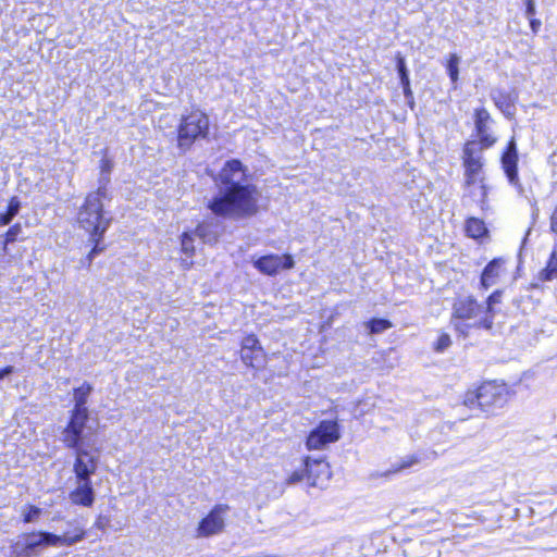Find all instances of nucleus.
Here are the masks:
<instances>
[{
    "instance_id": "5701e85b",
    "label": "nucleus",
    "mask_w": 557,
    "mask_h": 557,
    "mask_svg": "<svg viewBox=\"0 0 557 557\" xmlns=\"http://www.w3.org/2000/svg\"><path fill=\"white\" fill-rule=\"evenodd\" d=\"M42 513L41 508L34 505H26L22 508L21 515L25 523H32L38 521Z\"/></svg>"
},
{
    "instance_id": "f03ea898",
    "label": "nucleus",
    "mask_w": 557,
    "mask_h": 557,
    "mask_svg": "<svg viewBox=\"0 0 557 557\" xmlns=\"http://www.w3.org/2000/svg\"><path fill=\"white\" fill-rule=\"evenodd\" d=\"M82 527H75L62 534L47 531L22 533L11 540L7 557H38L46 548L70 547L85 539Z\"/></svg>"
},
{
    "instance_id": "ddd939ff",
    "label": "nucleus",
    "mask_w": 557,
    "mask_h": 557,
    "mask_svg": "<svg viewBox=\"0 0 557 557\" xmlns=\"http://www.w3.org/2000/svg\"><path fill=\"white\" fill-rule=\"evenodd\" d=\"M240 359L250 368H259L264 362V350L255 334L245 336L240 344Z\"/></svg>"
},
{
    "instance_id": "dca6fc26",
    "label": "nucleus",
    "mask_w": 557,
    "mask_h": 557,
    "mask_svg": "<svg viewBox=\"0 0 557 557\" xmlns=\"http://www.w3.org/2000/svg\"><path fill=\"white\" fill-rule=\"evenodd\" d=\"M308 481L313 486H323L331 476L330 467L323 460H311L309 458Z\"/></svg>"
},
{
    "instance_id": "9d476101",
    "label": "nucleus",
    "mask_w": 557,
    "mask_h": 557,
    "mask_svg": "<svg viewBox=\"0 0 557 557\" xmlns=\"http://www.w3.org/2000/svg\"><path fill=\"white\" fill-rule=\"evenodd\" d=\"M227 505H216L211 511L198 523L196 535L198 537H209L219 534L225 527V518L228 512Z\"/></svg>"
},
{
    "instance_id": "9b49d317",
    "label": "nucleus",
    "mask_w": 557,
    "mask_h": 557,
    "mask_svg": "<svg viewBox=\"0 0 557 557\" xmlns=\"http://www.w3.org/2000/svg\"><path fill=\"white\" fill-rule=\"evenodd\" d=\"M253 267L262 274L276 275L281 270H289L295 265L290 255H267L252 261Z\"/></svg>"
},
{
    "instance_id": "b1692460",
    "label": "nucleus",
    "mask_w": 557,
    "mask_h": 557,
    "mask_svg": "<svg viewBox=\"0 0 557 557\" xmlns=\"http://www.w3.org/2000/svg\"><path fill=\"white\" fill-rule=\"evenodd\" d=\"M557 275V250H554L547 262L546 268L541 272V277L550 281Z\"/></svg>"
},
{
    "instance_id": "473e14b6",
    "label": "nucleus",
    "mask_w": 557,
    "mask_h": 557,
    "mask_svg": "<svg viewBox=\"0 0 557 557\" xmlns=\"http://www.w3.org/2000/svg\"><path fill=\"white\" fill-rule=\"evenodd\" d=\"M102 238H103V236H100L99 239L90 237V240L94 243V247H92L91 251L88 255L89 262L92 261V259L95 258L96 255H98L99 252L103 251L104 247L100 246V243H101Z\"/></svg>"
},
{
    "instance_id": "37998d69",
    "label": "nucleus",
    "mask_w": 557,
    "mask_h": 557,
    "mask_svg": "<svg viewBox=\"0 0 557 557\" xmlns=\"http://www.w3.org/2000/svg\"><path fill=\"white\" fill-rule=\"evenodd\" d=\"M420 545H421L422 547L426 546V547H429V548H430V546H431V545H430V543H426V542H421V543H420Z\"/></svg>"
},
{
    "instance_id": "a878e982",
    "label": "nucleus",
    "mask_w": 557,
    "mask_h": 557,
    "mask_svg": "<svg viewBox=\"0 0 557 557\" xmlns=\"http://www.w3.org/2000/svg\"><path fill=\"white\" fill-rule=\"evenodd\" d=\"M309 468V458H307L305 461H304V465L300 469H297L295 471H293L288 478H287V483L288 484H296V483H299L301 482L305 478L308 479V469Z\"/></svg>"
},
{
    "instance_id": "2eb2a0df",
    "label": "nucleus",
    "mask_w": 557,
    "mask_h": 557,
    "mask_svg": "<svg viewBox=\"0 0 557 557\" xmlns=\"http://www.w3.org/2000/svg\"><path fill=\"white\" fill-rule=\"evenodd\" d=\"M195 237L196 235L194 231L184 232L180 236L181 257L178 261L180 267L185 271L190 270L194 265V257L196 253Z\"/></svg>"
},
{
    "instance_id": "a211bd4d",
    "label": "nucleus",
    "mask_w": 557,
    "mask_h": 557,
    "mask_svg": "<svg viewBox=\"0 0 557 557\" xmlns=\"http://www.w3.org/2000/svg\"><path fill=\"white\" fill-rule=\"evenodd\" d=\"M503 166L511 183L517 178V152L515 141L511 140L507 152L503 156Z\"/></svg>"
},
{
    "instance_id": "393cba45",
    "label": "nucleus",
    "mask_w": 557,
    "mask_h": 557,
    "mask_svg": "<svg viewBox=\"0 0 557 557\" xmlns=\"http://www.w3.org/2000/svg\"><path fill=\"white\" fill-rule=\"evenodd\" d=\"M100 186H107L110 181V173L113 169V162L108 158L103 157L100 160Z\"/></svg>"
},
{
    "instance_id": "4c0bfd02",
    "label": "nucleus",
    "mask_w": 557,
    "mask_h": 557,
    "mask_svg": "<svg viewBox=\"0 0 557 557\" xmlns=\"http://www.w3.org/2000/svg\"><path fill=\"white\" fill-rule=\"evenodd\" d=\"M14 371V368L12 366H8L3 369L0 370V380L4 379L5 376L10 375L11 373H13Z\"/></svg>"
},
{
    "instance_id": "cd10ccee",
    "label": "nucleus",
    "mask_w": 557,
    "mask_h": 557,
    "mask_svg": "<svg viewBox=\"0 0 557 557\" xmlns=\"http://www.w3.org/2000/svg\"><path fill=\"white\" fill-rule=\"evenodd\" d=\"M451 345V338L450 335L447 333H441L437 337V339L433 344V349L436 352H444L446 349H448Z\"/></svg>"
},
{
    "instance_id": "20e7f679",
    "label": "nucleus",
    "mask_w": 557,
    "mask_h": 557,
    "mask_svg": "<svg viewBox=\"0 0 557 557\" xmlns=\"http://www.w3.org/2000/svg\"><path fill=\"white\" fill-rule=\"evenodd\" d=\"M107 198V187L99 186L89 193L77 213V223L91 238L99 239L110 226L111 219L106 216L103 200Z\"/></svg>"
},
{
    "instance_id": "f704fd0d",
    "label": "nucleus",
    "mask_w": 557,
    "mask_h": 557,
    "mask_svg": "<svg viewBox=\"0 0 557 557\" xmlns=\"http://www.w3.org/2000/svg\"><path fill=\"white\" fill-rule=\"evenodd\" d=\"M525 15L531 18L535 14V2L534 0H524Z\"/></svg>"
},
{
    "instance_id": "c9c22d12",
    "label": "nucleus",
    "mask_w": 557,
    "mask_h": 557,
    "mask_svg": "<svg viewBox=\"0 0 557 557\" xmlns=\"http://www.w3.org/2000/svg\"><path fill=\"white\" fill-rule=\"evenodd\" d=\"M109 524V519L103 516H99L95 522V527L99 530H106Z\"/></svg>"
},
{
    "instance_id": "412c9836",
    "label": "nucleus",
    "mask_w": 557,
    "mask_h": 557,
    "mask_svg": "<svg viewBox=\"0 0 557 557\" xmlns=\"http://www.w3.org/2000/svg\"><path fill=\"white\" fill-rule=\"evenodd\" d=\"M196 237H199L206 244H215L218 242V235L214 233L209 225L200 224L194 231Z\"/></svg>"
},
{
    "instance_id": "f3484780",
    "label": "nucleus",
    "mask_w": 557,
    "mask_h": 557,
    "mask_svg": "<svg viewBox=\"0 0 557 557\" xmlns=\"http://www.w3.org/2000/svg\"><path fill=\"white\" fill-rule=\"evenodd\" d=\"M503 264V259H494L485 267L481 276V283L485 288H488L498 282V278L505 272Z\"/></svg>"
},
{
    "instance_id": "4be33fe9",
    "label": "nucleus",
    "mask_w": 557,
    "mask_h": 557,
    "mask_svg": "<svg viewBox=\"0 0 557 557\" xmlns=\"http://www.w3.org/2000/svg\"><path fill=\"white\" fill-rule=\"evenodd\" d=\"M459 55H457L456 53H450L447 60L446 70L453 84H456L459 77Z\"/></svg>"
},
{
    "instance_id": "c756f323",
    "label": "nucleus",
    "mask_w": 557,
    "mask_h": 557,
    "mask_svg": "<svg viewBox=\"0 0 557 557\" xmlns=\"http://www.w3.org/2000/svg\"><path fill=\"white\" fill-rule=\"evenodd\" d=\"M418 463V458L414 456H407L401 461L393 466V469L389 470L392 473H397L401 470L410 468Z\"/></svg>"
},
{
    "instance_id": "7c9ffc66",
    "label": "nucleus",
    "mask_w": 557,
    "mask_h": 557,
    "mask_svg": "<svg viewBox=\"0 0 557 557\" xmlns=\"http://www.w3.org/2000/svg\"><path fill=\"white\" fill-rule=\"evenodd\" d=\"M397 70H398V73H399L401 85H409L410 81H409V76H408V73H407V67H406L405 59L403 57H400V55L397 58Z\"/></svg>"
},
{
    "instance_id": "423d86ee",
    "label": "nucleus",
    "mask_w": 557,
    "mask_h": 557,
    "mask_svg": "<svg viewBox=\"0 0 557 557\" xmlns=\"http://www.w3.org/2000/svg\"><path fill=\"white\" fill-rule=\"evenodd\" d=\"M513 395V391L502 381H487L475 391L468 392L465 398L467 406L475 403L484 411L504 407Z\"/></svg>"
},
{
    "instance_id": "6ab92c4d",
    "label": "nucleus",
    "mask_w": 557,
    "mask_h": 557,
    "mask_svg": "<svg viewBox=\"0 0 557 557\" xmlns=\"http://www.w3.org/2000/svg\"><path fill=\"white\" fill-rule=\"evenodd\" d=\"M92 387L88 383L82 384L79 387L74 389V400H75V407L74 409H79L86 413H88L87 408L85 407V404L87 401V398L91 392Z\"/></svg>"
},
{
    "instance_id": "7ed1b4c3",
    "label": "nucleus",
    "mask_w": 557,
    "mask_h": 557,
    "mask_svg": "<svg viewBox=\"0 0 557 557\" xmlns=\"http://www.w3.org/2000/svg\"><path fill=\"white\" fill-rule=\"evenodd\" d=\"M463 198L479 205L482 210L487 206V185L483 170L482 151L474 144L463 149Z\"/></svg>"
},
{
    "instance_id": "58836bf2",
    "label": "nucleus",
    "mask_w": 557,
    "mask_h": 557,
    "mask_svg": "<svg viewBox=\"0 0 557 557\" xmlns=\"http://www.w3.org/2000/svg\"><path fill=\"white\" fill-rule=\"evenodd\" d=\"M530 25H531V28L533 32H537L540 25H541V22L539 20H533L531 17V21H530Z\"/></svg>"
},
{
    "instance_id": "bb28decb",
    "label": "nucleus",
    "mask_w": 557,
    "mask_h": 557,
    "mask_svg": "<svg viewBox=\"0 0 557 557\" xmlns=\"http://www.w3.org/2000/svg\"><path fill=\"white\" fill-rule=\"evenodd\" d=\"M366 325L371 334L382 333L392 327V323L385 319H373L367 322Z\"/></svg>"
},
{
    "instance_id": "4468645a",
    "label": "nucleus",
    "mask_w": 557,
    "mask_h": 557,
    "mask_svg": "<svg viewBox=\"0 0 557 557\" xmlns=\"http://www.w3.org/2000/svg\"><path fill=\"white\" fill-rule=\"evenodd\" d=\"M69 499L74 505L91 507L95 502L91 480L75 479V487L70 492Z\"/></svg>"
},
{
    "instance_id": "aec40b11",
    "label": "nucleus",
    "mask_w": 557,
    "mask_h": 557,
    "mask_svg": "<svg viewBox=\"0 0 557 557\" xmlns=\"http://www.w3.org/2000/svg\"><path fill=\"white\" fill-rule=\"evenodd\" d=\"M466 232L472 238H482L487 234L485 223L476 218H470L466 223Z\"/></svg>"
},
{
    "instance_id": "72a5a7b5",
    "label": "nucleus",
    "mask_w": 557,
    "mask_h": 557,
    "mask_svg": "<svg viewBox=\"0 0 557 557\" xmlns=\"http://www.w3.org/2000/svg\"><path fill=\"white\" fill-rule=\"evenodd\" d=\"M20 231V225H14L10 227L9 231L5 233V245L14 242Z\"/></svg>"
},
{
    "instance_id": "0eeeda50",
    "label": "nucleus",
    "mask_w": 557,
    "mask_h": 557,
    "mask_svg": "<svg viewBox=\"0 0 557 557\" xmlns=\"http://www.w3.org/2000/svg\"><path fill=\"white\" fill-rule=\"evenodd\" d=\"M88 413L73 409L67 425L60 434L61 442L69 448L83 447L85 441H89L95 435L96 430L88 424Z\"/></svg>"
},
{
    "instance_id": "f8f14e48",
    "label": "nucleus",
    "mask_w": 557,
    "mask_h": 557,
    "mask_svg": "<svg viewBox=\"0 0 557 557\" xmlns=\"http://www.w3.org/2000/svg\"><path fill=\"white\" fill-rule=\"evenodd\" d=\"M99 456L85 447L76 448L73 472L75 479L91 480L98 468Z\"/></svg>"
},
{
    "instance_id": "39448f33",
    "label": "nucleus",
    "mask_w": 557,
    "mask_h": 557,
    "mask_svg": "<svg viewBox=\"0 0 557 557\" xmlns=\"http://www.w3.org/2000/svg\"><path fill=\"white\" fill-rule=\"evenodd\" d=\"M451 324L456 332L468 336L472 330H491L493 315L484 311V305H480L473 298L458 300L453 308Z\"/></svg>"
},
{
    "instance_id": "f257e3e1",
    "label": "nucleus",
    "mask_w": 557,
    "mask_h": 557,
    "mask_svg": "<svg viewBox=\"0 0 557 557\" xmlns=\"http://www.w3.org/2000/svg\"><path fill=\"white\" fill-rule=\"evenodd\" d=\"M219 194L209 202L216 215L240 219L258 211L259 191L247 176V170L238 160H230L218 175Z\"/></svg>"
},
{
    "instance_id": "c85d7f7f",
    "label": "nucleus",
    "mask_w": 557,
    "mask_h": 557,
    "mask_svg": "<svg viewBox=\"0 0 557 557\" xmlns=\"http://www.w3.org/2000/svg\"><path fill=\"white\" fill-rule=\"evenodd\" d=\"M20 207L21 203L18 199L16 197H12L9 201L7 213L2 214V218L8 220V224L18 213Z\"/></svg>"
},
{
    "instance_id": "1a4fd4ad",
    "label": "nucleus",
    "mask_w": 557,
    "mask_h": 557,
    "mask_svg": "<svg viewBox=\"0 0 557 557\" xmlns=\"http://www.w3.org/2000/svg\"><path fill=\"white\" fill-rule=\"evenodd\" d=\"M339 440V429L336 421H322L307 437L308 449H322L330 443Z\"/></svg>"
},
{
    "instance_id": "ea45409f",
    "label": "nucleus",
    "mask_w": 557,
    "mask_h": 557,
    "mask_svg": "<svg viewBox=\"0 0 557 557\" xmlns=\"http://www.w3.org/2000/svg\"><path fill=\"white\" fill-rule=\"evenodd\" d=\"M403 88H404V94H405V96L407 98L412 96V92H411V89H410V84L409 85H403Z\"/></svg>"
},
{
    "instance_id": "a19ab883",
    "label": "nucleus",
    "mask_w": 557,
    "mask_h": 557,
    "mask_svg": "<svg viewBox=\"0 0 557 557\" xmlns=\"http://www.w3.org/2000/svg\"><path fill=\"white\" fill-rule=\"evenodd\" d=\"M8 225V220L2 218V214H0V226Z\"/></svg>"
},
{
    "instance_id": "6e6552de",
    "label": "nucleus",
    "mask_w": 557,
    "mask_h": 557,
    "mask_svg": "<svg viewBox=\"0 0 557 557\" xmlns=\"http://www.w3.org/2000/svg\"><path fill=\"white\" fill-rule=\"evenodd\" d=\"M209 132V117L201 111H191L184 116L178 126V146L189 148L195 140L203 138Z\"/></svg>"
},
{
    "instance_id": "c03bdc74",
    "label": "nucleus",
    "mask_w": 557,
    "mask_h": 557,
    "mask_svg": "<svg viewBox=\"0 0 557 557\" xmlns=\"http://www.w3.org/2000/svg\"><path fill=\"white\" fill-rule=\"evenodd\" d=\"M483 114H486V111H483ZM479 115L482 117V112H480Z\"/></svg>"
},
{
    "instance_id": "2f4dec72",
    "label": "nucleus",
    "mask_w": 557,
    "mask_h": 557,
    "mask_svg": "<svg viewBox=\"0 0 557 557\" xmlns=\"http://www.w3.org/2000/svg\"><path fill=\"white\" fill-rule=\"evenodd\" d=\"M500 302V294L498 292L493 293L486 301V305L484 306V311L487 312V314H492L494 317L493 307Z\"/></svg>"
},
{
    "instance_id": "e433bc0d",
    "label": "nucleus",
    "mask_w": 557,
    "mask_h": 557,
    "mask_svg": "<svg viewBox=\"0 0 557 557\" xmlns=\"http://www.w3.org/2000/svg\"><path fill=\"white\" fill-rule=\"evenodd\" d=\"M550 231L557 234V206L554 208L550 215Z\"/></svg>"
},
{
    "instance_id": "79ce46f5",
    "label": "nucleus",
    "mask_w": 557,
    "mask_h": 557,
    "mask_svg": "<svg viewBox=\"0 0 557 557\" xmlns=\"http://www.w3.org/2000/svg\"><path fill=\"white\" fill-rule=\"evenodd\" d=\"M486 141V146H491L495 140L490 138L484 139Z\"/></svg>"
}]
</instances>
